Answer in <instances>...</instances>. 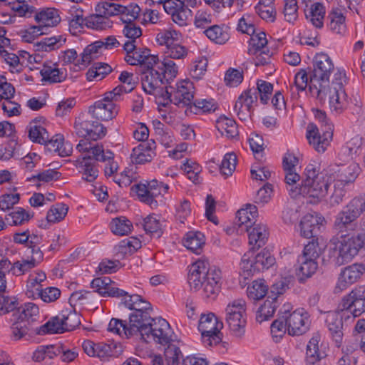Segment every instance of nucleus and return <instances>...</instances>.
I'll return each mask as SVG.
<instances>
[{
  "label": "nucleus",
  "instance_id": "1",
  "mask_svg": "<svg viewBox=\"0 0 365 365\" xmlns=\"http://www.w3.org/2000/svg\"><path fill=\"white\" fill-rule=\"evenodd\" d=\"M320 167L318 163H309L304 171L305 178L299 187L289 189V195L293 198L302 196L310 203H318L325 198L329 185V178L319 175Z\"/></svg>",
  "mask_w": 365,
  "mask_h": 365
},
{
  "label": "nucleus",
  "instance_id": "2",
  "mask_svg": "<svg viewBox=\"0 0 365 365\" xmlns=\"http://www.w3.org/2000/svg\"><path fill=\"white\" fill-rule=\"evenodd\" d=\"M220 270L210 268L206 261L198 260L190 267L187 280L191 289L202 288V295L206 299H216L220 292Z\"/></svg>",
  "mask_w": 365,
  "mask_h": 365
},
{
  "label": "nucleus",
  "instance_id": "3",
  "mask_svg": "<svg viewBox=\"0 0 365 365\" xmlns=\"http://www.w3.org/2000/svg\"><path fill=\"white\" fill-rule=\"evenodd\" d=\"M151 62H148V67L145 71L141 77V86L145 93L149 95H153L155 98L156 103L158 105L159 110L161 103L165 100L168 101V88H163L162 86L164 81L168 83L173 81L175 78H168L164 74V69L157 68L158 63L155 61V58H150Z\"/></svg>",
  "mask_w": 365,
  "mask_h": 365
},
{
  "label": "nucleus",
  "instance_id": "4",
  "mask_svg": "<svg viewBox=\"0 0 365 365\" xmlns=\"http://www.w3.org/2000/svg\"><path fill=\"white\" fill-rule=\"evenodd\" d=\"M335 68L334 61L328 53L319 52L314 56L312 61L310 87L314 88L319 99L325 98L327 88L330 83V76Z\"/></svg>",
  "mask_w": 365,
  "mask_h": 365
},
{
  "label": "nucleus",
  "instance_id": "5",
  "mask_svg": "<svg viewBox=\"0 0 365 365\" xmlns=\"http://www.w3.org/2000/svg\"><path fill=\"white\" fill-rule=\"evenodd\" d=\"M364 244V239L360 235H342L334 242L330 259L337 266L348 263L358 255Z\"/></svg>",
  "mask_w": 365,
  "mask_h": 365
},
{
  "label": "nucleus",
  "instance_id": "6",
  "mask_svg": "<svg viewBox=\"0 0 365 365\" xmlns=\"http://www.w3.org/2000/svg\"><path fill=\"white\" fill-rule=\"evenodd\" d=\"M225 319L231 334L241 338L247 324L246 302L243 299L230 301L225 309Z\"/></svg>",
  "mask_w": 365,
  "mask_h": 365
},
{
  "label": "nucleus",
  "instance_id": "7",
  "mask_svg": "<svg viewBox=\"0 0 365 365\" xmlns=\"http://www.w3.org/2000/svg\"><path fill=\"white\" fill-rule=\"evenodd\" d=\"M276 262L275 258L269 251L262 250L255 255L249 250L242 257L240 269L244 278H248L256 272L269 269Z\"/></svg>",
  "mask_w": 365,
  "mask_h": 365
},
{
  "label": "nucleus",
  "instance_id": "8",
  "mask_svg": "<svg viewBox=\"0 0 365 365\" xmlns=\"http://www.w3.org/2000/svg\"><path fill=\"white\" fill-rule=\"evenodd\" d=\"M188 55V49L180 42L165 48L160 58H155L160 69H164V74L168 78H176L179 72V65L175 61L185 59Z\"/></svg>",
  "mask_w": 365,
  "mask_h": 365
},
{
  "label": "nucleus",
  "instance_id": "9",
  "mask_svg": "<svg viewBox=\"0 0 365 365\" xmlns=\"http://www.w3.org/2000/svg\"><path fill=\"white\" fill-rule=\"evenodd\" d=\"M365 212V200L361 197L352 199L345 207L340 211L334 222L335 228L339 232L354 230L356 220Z\"/></svg>",
  "mask_w": 365,
  "mask_h": 365
},
{
  "label": "nucleus",
  "instance_id": "10",
  "mask_svg": "<svg viewBox=\"0 0 365 365\" xmlns=\"http://www.w3.org/2000/svg\"><path fill=\"white\" fill-rule=\"evenodd\" d=\"M170 186L168 184L156 179L145 181L133 187V190L136 194L139 200L149 205L152 209H155L158 206L156 198L160 196H164L168 192Z\"/></svg>",
  "mask_w": 365,
  "mask_h": 365
},
{
  "label": "nucleus",
  "instance_id": "11",
  "mask_svg": "<svg viewBox=\"0 0 365 365\" xmlns=\"http://www.w3.org/2000/svg\"><path fill=\"white\" fill-rule=\"evenodd\" d=\"M222 327V322L219 321L215 314L210 312L201 315L198 329L205 346H215L221 342L222 334L220 331Z\"/></svg>",
  "mask_w": 365,
  "mask_h": 365
},
{
  "label": "nucleus",
  "instance_id": "12",
  "mask_svg": "<svg viewBox=\"0 0 365 365\" xmlns=\"http://www.w3.org/2000/svg\"><path fill=\"white\" fill-rule=\"evenodd\" d=\"M118 91L119 89L106 93L102 99L96 101L93 106H90L88 113L92 117L101 120H109L115 117L118 113L116 103L120 100L115 96L116 93Z\"/></svg>",
  "mask_w": 365,
  "mask_h": 365
},
{
  "label": "nucleus",
  "instance_id": "13",
  "mask_svg": "<svg viewBox=\"0 0 365 365\" xmlns=\"http://www.w3.org/2000/svg\"><path fill=\"white\" fill-rule=\"evenodd\" d=\"M364 292V287H356L342 298L339 307L344 311L345 322H351L365 312Z\"/></svg>",
  "mask_w": 365,
  "mask_h": 365
},
{
  "label": "nucleus",
  "instance_id": "14",
  "mask_svg": "<svg viewBox=\"0 0 365 365\" xmlns=\"http://www.w3.org/2000/svg\"><path fill=\"white\" fill-rule=\"evenodd\" d=\"M168 101L165 100L161 103V107H166L170 103L188 110V107L192 103L194 98L193 84L187 80H182L176 83L172 91L168 90Z\"/></svg>",
  "mask_w": 365,
  "mask_h": 365
},
{
  "label": "nucleus",
  "instance_id": "15",
  "mask_svg": "<svg viewBox=\"0 0 365 365\" xmlns=\"http://www.w3.org/2000/svg\"><path fill=\"white\" fill-rule=\"evenodd\" d=\"M74 129L78 136L95 141L103 138L107 133L106 128L102 123L89 120L85 115L76 118Z\"/></svg>",
  "mask_w": 365,
  "mask_h": 365
},
{
  "label": "nucleus",
  "instance_id": "16",
  "mask_svg": "<svg viewBox=\"0 0 365 365\" xmlns=\"http://www.w3.org/2000/svg\"><path fill=\"white\" fill-rule=\"evenodd\" d=\"M360 172V166L356 163H351L346 167L336 163L328 166L326 175L330 180H334L348 186L356 180Z\"/></svg>",
  "mask_w": 365,
  "mask_h": 365
},
{
  "label": "nucleus",
  "instance_id": "17",
  "mask_svg": "<svg viewBox=\"0 0 365 365\" xmlns=\"http://www.w3.org/2000/svg\"><path fill=\"white\" fill-rule=\"evenodd\" d=\"M173 331L169 323L161 317L153 318L149 325L148 331L143 341L148 342L153 340L157 343L165 345L173 341Z\"/></svg>",
  "mask_w": 365,
  "mask_h": 365
},
{
  "label": "nucleus",
  "instance_id": "18",
  "mask_svg": "<svg viewBox=\"0 0 365 365\" xmlns=\"http://www.w3.org/2000/svg\"><path fill=\"white\" fill-rule=\"evenodd\" d=\"M288 326V334L290 336H300L309 329L311 324L310 315L304 308H298L292 312L289 316L284 317Z\"/></svg>",
  "mask_w": 365,
  "mask_h": 365
},
{
  "label": "nucleus",
  "instance_id": "19",
  "mask_svg": "<svg viewBox=\"0 0 365 365\" xmlns=\"http://www.w3.org/2000/svg\"><path fill=\"white\" fill-rule=\"evenodd\" d=\"M152 321L153 318L150 316L148 309L132 312L129 314L128 322L132 336L143 340L148 331L149 325Z\"/></svg>",
  "mask_w": 365,
  "mask_h": 365
},
{
  "label": "nucleus",
  "instance_id": "20",
  "mask_svg": "<svg viewBox=\"0 0 365 365\" xmlns=\"http://www.w3.org/2000/svg\"><path fill=\"white\" fill-rule=\"evenodd\" d=\"M333 130L331 127L328 130H322V133L319 132L317 127L314 124H309L307 128L306 137L309 143L313 146L318 153H324L332 140Z\"/></svg>",
  "mask_w": 365,
  "mask_h": 365
},
{
  "label": "nucleus",
  "instance_id": "21",
  "mask_svg": "<svg viewBox=\"0 0 365 365\" xmlns=\"http://www.w3.org/2000/svg\"><path fill=\"white\" fill-rule=\"evenodd\" d=\"M323 336L314 332L309 340L306 348V357L309 364H315L324 359L327 354V346L322 341Z\"/></svg>",
  "mask_w": 365,
  "mask_h": 365
},
{
  "label": "nucleus",
  "instance_id": "22",
  "mask_svg": "<svg viewBox=\"0 0 365 365\" xmlns=\"http://www.w3.org/2000/svg\"><path fill=\"white\" fill-rule=\"evenodd\" d=\"M338 312H329L326 314L325 322L326 325L330 332V334L335 341L336 346L339 347L342 343L343 332L342 327L343 322H345V317L344 316V311L341 308Z\"/></svg>",
  "mask_w": 365,
  "mask_h": 365
},
{
  "label": "nucleus",
  "instance_id": "23",
  "mask_svg": "<svg viewBox=\"0 0 365 365\" xmlns=\"http://www.w3.org/2000/svg\"><path fill=\"white\" fill-rule=\"evenodd\" d=\"M165 11L171 16L174 23L180 26H185L188 24L192 11L186 6L180 3H175L174 1H168L164 4Z\"/></svg>",
  "mask_w": 365,
  "mask_h": 365
},
{
  "label": "nucleus",
  "instance_id": "24",
  "mask_svg": "<svg viewBox=\"0 0 365 365\" xmlns=\"http://www.w3.org/2000/svg\"><path fill=\"white\" fill-rule=\"evenodd\" d=\"M365 272L363 264L355 263L343 269L340 273L336 287L342 291L355 283Z\"/></svg>",
  "mask_w": 365,
  "mask_h": 365
},
{
  "label": "nucleus",
  "instance_id": "25",
  "mask_svg": "<svg viewBox=\"0 0 365 365\" xmlns=\"http://www.w3.org/2000/svg\"><path fill=\"white\" fill-rule=\"evenodd\" d=\"M156 145L154 140L140 143L133 148L130 160L134 164H145L150 162L156 155Z\"/></svg>",
  "mask_w": 365,
  "mask_h": 365
},
{
  "label": "nucleus",
  "instance_id": "26",
  "mask_svg": "<svg viewBox=\"0 0 365 365\" xmlns=\"http://www.w3.org/2000/svg\"><path fill=\"white\" fill-rule=\"evenodd\" d=\"M76 149L81 153H87L88 157H93L96 160L103 162L106 160H110L113 153L109 150H104L102 145L98 143H92L88 139H81Z\"/></svg>",
  "mask_w": 365,
  "mask_h": 365
},
{
  "label": "nucleus",
  "instance_id": "27",
  "mask_svg": "<svg viewBox=\"0 0 365 365\" xmlns=\"http://www.w3.org/2000/svg\"><path fill=\"white\" fill-rule=\"evenodd\" d=\"M256 99V96L250 90L245 91L238 97L234 111L241 120H246L250 116Z\"/></svg>",
  "mask_w": 365,
  "mask_h": 365
},
{
  "label": "nucleus",
  "instance_id": "28",
  "mask_svg": "<svg viewBox=\"0 0 365 365\" xmlns=\"http://www.w3.org/2000/svg\"><path fill=\"white\" fill-rule=\"evenodd\" d=\"M91 287L94 292L103 297H119L125 294L123 289L115 287V284L109 277H98L92 280Z\"/></svg>",
  "mask_w": 365,
  "mask_h": 365
},
{
  "label": "nucleus",
  "instance_id": "29",
  "mask_svg": "<svg viewBox=\"0 0 365 365\" xmlns=\"http://www.w3.org/2000/svg\"><path fill=\"white\" fill-rule=\"evenodd\" d=\"M304 4V14L306 19L316 28H322L326 13L324 6L319 2L311 4L310 0H302Z\"/></svg>",
  "mask_w": 365,
  "mask_h": 365
},
{
  "label": "nucleus",
  "instance_id": "30",
  "mask_svg": "<svg viewBox=\"0 0 365 365\" xmlns=\"http://www.w3.org/2000/svg\"><path fill=\"white\" fill-rule=\"evenodd\" d=\"M43 81L49 83H60L63 81L67 76L65 68H60L57 63L46 61L40 71Z\"/></svg>",
  "mask_w": 365,
  "mask_h": 365
},
{
  "label": "nucleus",
  "instance_id": "31",
  "mask_svg": "<svg viewBox=\"0 0 365 365\" xmlns=\"http://www.w3.org/2000/svg\"><path fill=\"white\" fill-rule=\"evenodd\" d=\"M35 20L46 32L48 28L56 26L61 22V16L57 9L43 8L36 13Z\"/></svg>",
  "mask_w": 365,
  "mask_h": 365
},
{
  "label": "nucleus",
  "instance_id": "32",
  "mask_svg": "<svg viewBox=\"0 0 365 365\" xmlns=\"http://www.w3.org/2000/svg\"><path fill=\"white\" fill-rule=\"evenodd\" d=\"M329 105L331 113L340 114L349 106V99L345 90H327ZM327 92H326V94Z\"/></svg>",
  "mask_w": 365,
  "mask_h": 365
},
{
  "label": "nucleus",
  "instance_id": "33",
  "mask_svg": "<svg viewBox=\"0 0 365 365\" xmlns=\"http://www.w3.org/2000/svg\"><path fill=\"white\" fill-rule=\"evenodd\" d=\"M76 167L83 180L93 182L98 176V169L90 157H83L76 161Z\"/></svg>",
  "mask_w": 365,
  "mask_h": 365
},
{
  "label": "nucleus",
  "instance_id": "34",
  "mask_svg": "<svg viewBox=\"0 0 365 365\" xmlns=\"http://www.w3.org/2000/svg\"><path fill=\"white\" fill-rule=\"evenodd\" d=\"M46 279V274L40 270L31 273L26 281V295L33 299H38L39 293L43 289L41 283Z\"/></svg>",
  "mask_w": 365,
  "mask_h": 365
},
{
  "label": "nucleus",
  "instance_id": "35",
  "mask_svg": "<svg viewBox=\"0 0 365 365\" xmlns=\"http://www.w3.org/2000/svg\"><path fill=\"white\" fill-rule=\"evenodd\" d=\"M345 8H333L328 15L329 27L334 33L343 34L346 32Z\"/></svg>",
  "mask_w": 365,
  "mask_h": 365
},
{
  "label": "nucleus",
  "instance_id": "36",
  "mask_svg": "<svg viewBox=\"0 0 365 365\" xmlns=\"http://www.w3.org/2000/svg\"><path fill=\"white\" fill-rule=\"evenodd\" d=\"M217 108L216 101L211 98H199L192 101L188 110H185L187 115L190 114H204L214 112Z\"/></svg>",
  "mask_w": 365,
  "mask_h": 365
},
{
  "label": "nucleus",
  "instance_id": "37",
  "mask_svg": "<svg viewBox=\"0 0 365 365\" xmlns=\"http://www.w3.org/2000/svg\"><path fill=\"white\" fill-rule=\"evenodd\" d=\"M247 230L249 232L250 245L259 248L266 244L269 237V230L266 225L255 224L250 230Z\"/></svg>",
  "mask_w": 365,
  "mask_h": 365
},
{
  "label": "nucleus",
  "instance_id": "38",
  "mask_svg": "<svg viewBox=\"0 0 365 365\" xmlns=\"http://www.w3.org/2000/svg\"><path fill=\"white\" fill-rule=\"evenodd\" d=\"M182 243L187 250L199 255L205 243V237L201 232L190 231L185 235Z\"/></svg>",
  "mask_w": 365,
  "mask_h": 365
},
{
  "label": "nucleus",
  "instance_id": "39",
  "mask_svg": "<svg viewBox=\"0 0 365 365\" xmlns=\"http://www.w3.org/2000/svg\"><path fill=\"white\" fill-rule=\"evenodd\" d=\"M58 316L65 331H72L81 324L80 315L72 305L62 309Z\"/></svg>",
  "mask_w": 365,
  "mask_h": 365
},
{
  "label": "nucleus",
  "instance_id": "40",
  "mask_svg": "<svg viewBox=\"0 0 365 365\" xmlns=\"http://www.w3.org/2000/svg\"><path fill=\"white\" fill-rule=\"evenodd\" d=\"M96 349V357L100 358L101 359H107L108 358L118 357L123 352L121 345L115 341L97 343V346Z\"/></svg>",
  "mask_w": 365,
  "mask_h": 365
},
{
  "label": "nucleus",
  "instance_id": "41",
  "mask_svg": "<svg viewBox=\"0 0 365 365\" xmlns=\"http://www.w3.org/2000/svg\"><path fill=\"white\" fill-rule=\"evenodd\" d=\"M66 18L69 24V30L73 34L80 31L83 28V24H86V19L83 18V11L77 4L70 7Z\"/></svg>",
  "mask_w": 365,
  "mask_h": 365
},
{
  "label": "nucleus",
  "instance_id": "42",
  "mask_svg": "<svg viewBox=\"0 0 365 365\" xmlns=\"http://www.w3.org/2000/svg\"><path fill=\"white\" fill-rule=\"evenodd\" d=\"M323 219L317 215L307 214L301 220L299 223L300 235L306 238L313 237L314 232Z\"/></svg>",
  "mask_w": 365,
  "mask_h": 365
},
{
  "label": "nucleus",
  "instance_id": "43",
  "mask_svg": "<svg viewBox=\"0 0 365 365\" xmlns=\"http://www.w3.org/2000/svg\"><path fill=\"white\" fill-rule=\"evenodd\" d=\"M39 314L38 307L32 302L25 303L19 307L13 314L14 320H19L21 322L34 321Z\"/></svg>",
  "mask_w": 365,
  "mask_h": 365
},
{
  "label": "nucleus",
  "instance_id": "44",
  "mask_svg": "<svg viewBox=\"0 0 365 365\" xmlns=\"http://www.w3.org/2000/svg\"><path fill=\"white\" fill-rule=\"evenodd\" d=\"M103 45L98 41L87 46L81 54V59L78 60L77 65L86 66L93 60L98 58L103 53V50L101 48Z\"/></svg>",
  "mask_w": 365,
  "mask_h": 365
},
{
  "label": "nucleus",
  "instance_id": "45",
  "mask_svg": "<svg viewBox=\"0 0 365 365\" xmlns=\"http://www.w3.org/2000/svg\"><path fill=\"white\" fill-rule=\"evenodd\" d=\"M29 136L33 142L43 145H47L51 139L44 126L37 121L30 123L29 125Z\"/></svg>",
  "mask_w": 365,
  "mask_h": 365
},
{
  "label": "nucleus",
  "instance_id": "46",
  "mask_svg": "<svg viewBox=\"0 0 365 365\" xmlns=\"http://www.w3.org/2000/svg\"><path fill=\"white\" fill-rule=\"evenodd\" d=\"M47 145L61 157L70 155L73 150L71 143L65 141L63 136L60 134L52 136Z\"/></svg>",
  "mask_w": 365,
  "mask_h": 365
},
{
  "label": "nucleus",
  "instance_id": "47",
  "mask_svg": "<svg viewBox=\"0 0 365 365\" xmlns=\"http://www.w3.org/2000/svg\"><path fill=\"white\" fill-rule=\"evenodd\" d=\"M216 128L227 138H235L238 135L236 122L226 116H220L216 121Z\"/></svg>",
  "mask_w": 365,
  "mask_h": 365
},
{
  "label": "nucleus",
  "instance_id": "48",
  "mask_svg": "<svg viewBox=\"0 0 365 365\" xmlns=\"http://www.w3.org/2000/svg\"><path fill=\"white\" fill-rule=\"evenodd\" d=\"M258 216L257 208L255 205L247 204L245 208H242L237 212V218L239 226L245 225L248 229L255 221Z\"/></svg>",
  "mask_w": 365,
  "mask_h": 365
},
{
  "label": "nucleus",
  "instance_id": "49",
  "mask_svg": "<svg viewBox=\"0 0 365 365\" xmlns=\"http://www.w3.org/2000/svg\"><path fill=\"white\" fill-rule=\"evenodd\" d=\"M182 38V34L173 29L161 30L155 37L157 43L160 46H165V48L180 42Z\"/></svg>",
  "mask_w": 365,
  "mask_h": 365
},
{
  "label": "nucleus",
  "instance_id": "50",
  "mask_svg": "<svg viewBox=\"0 0 365 365\" xmlns=\"http://www.w3.org/2000/svg\"><path fill=\"white\" fill-rule=\"evenodd\" d=\"M156 58L155 56L150 55V51L145 48H138L130 54H125V61L130 65H145L148 67L150 58ZM152 61H150L151 62Z\"/></svg>",
  "mask_w": 365,
  "mask_h": 365
},
{
  "label": "nucleus",
  "instance_id": "51",
  "mask_svg": "<svg viewBox=\"0 0 365 365\" xmlns=\"http://www.w3.org/2000/svg\"><path fill=\"white\" fill-rule=\"evenodd\" d=\"M182 169L186 174L187 178L195 184H200L202 181L201 173L202 168L199 163L193 160H186L182 165Z\"/></svg>",
  "mask_w": 365,
  "mask_h": 365
},
{
  "label": "nucleus",
  "instance_id": "52",
  "mask_svg": "<svg viewBox=\"0 0 365 365\" xmlns=\"http://www.w3.org/2000/svg\"><path fill=\"white\" fill-rule=\"evenodd\" d=\"M110 229L115 235H128L132 231L133 223L125 217L121 216L113 218L110 221Z\"/></svg>",
  "mask_w": 365,
  "mask_h": 365
},
{
  "label": "nucleus",
  "instance_id": "53",
  "mask_svg": "<svg viewBox=\"0 0 365 365\" xmlns=\"http://www.w3.org/2000/svg\"><path fill=\"white\" fill-rule=\"evenodd\" d=\"M118 79L122 85L118 86L113 90L119 89V91L115 93V96L121 99V96L123 94L130 93L134 89L135 86V81L133 73L125 71L121 72Z\"/></svg>",
  "mask_w": 365,
  "mask_h": 365
},
{
  "label": "nucleus",
  "instance_id": "54",
  "mask_svg": "<svg viewBox=\"0 0 365 365\" xmlns=\"http://www.w3.org/2000/svg\"><path fill=\"white\" fill-rule=\"evenodd\" d=\"M111 67L107 63H95L86 73L87 80L89 81H99L103 79L111 71Z\"/></svg>",
  "mask_w": 365,
  "mask_h": 365
},
{
  "label": "nucleus",
  "instance_id": "55",
  "mask_svg": "<svg viewBox=\"0 0 365 365\" xmlns=\"http://www.w3.org/2000/svg\"><path fill=\"white\" fill-rule=\"evenodd\" d=\"M268 286L264 280H255L247 288V295L249 299L257 301L262 299L267 293Z\"/></svg>",
  "mask_w": 365,
  "mask_h": 365
},
{
  "label": "nucleus",
  "instance_id": "56",
  "mask_svg": "<svg viewBox=\"0 0 365 365\" xmlns=\"http://www.w3.org/2000/svg\"><path fill=\"white\" fill-rule=\"evenodd\" d=\"M32 217L33 215L29 211L17 207L6 216V220L9 225L18 226L28 222Z\"/></svg>",
  "mask_w": 365,
  "mask_h": 365
},
{
  "label": "nucleus",
  "instance_id": "57",
  "mask_svg": "<svg viewBox=\"0 0 365 365\" xmlns=\"http://www.w3.org/2000/svg\"><path fill=\"white\" fill-rule=\"evenodd\" d=\"M108 331L120 336L121 338L128 339L132 336L128 322L116 318H112L108 325Z\"/></svg>",
  "mask_w": 365,
  "mask_h": 365
},
{
  "label": "nucleus",
  "instance_id": "58",
  "mask_svg": "<svg viewBox=\"0 0 365 365\" xmlns=\"http://www.w3.org/2000/svg\"><path fill=\"white\" fill-rule=\"evenodd\" d=\"M143 226L145 232L159 237L163 233V221L160 217L153 214L144 219Z\"/></svg>",
  "mask_w": 365,
  "mask_h": 365
},
{
  "label": "nucleus",
  "instance_id": "59",
  "mask_svg": "<svg viewBox=\"0 0 365 365\" xmlns=\"http://www.w3.org/2000/svg\"><path fill=\"white\" fill-rule=\"evenodd\" d=\"M88 28L95 30H105L112 26V22L104 14L97 13L86 19Z\"/></svg>",
  "mask_w": 365,
  "mask_h": 365
},
{
  "label": "nucleus",
  "instance_id": "60",
  "mask_svg": "<svg viewBox=\"0 0 365 365\" xmlns=\"http://www.w3.org/2000/svg\"><path fill=\"white\" fill-rule=\"evenodd\" d=\"M123 296H125L123 302V304L132 312L149 309L150 304L138 294L127 295L125 292Z\"/></svg>",
  "mask_w": 365,
  "mask_h": 365
},
{
  "label": "nucleus",
  "instance_id": "61",
  "mask_svg": "<svg viewBox=\"0 0 365 365\" xmlns=\"http://www.w3.org/2000/svg\"><path fill=\"white\" fill-rule=\"evenodd\" d=\"M204 33L208 38L218 44H223L229 39L227 30L218 25L209 26Z\"/></svg>",
  "mask_w": 365,
  "mask_h": 365
},
{
  "label": "nucleus",
  "instance_id": "62",
  "mask_svg": "<svg viewBox=\"0 0 365 365\" xmlns=\"http://www.w3.org/2000/svg\"><path fill=\"white\" fill-rule=\"evenodd\" d=\"M110 1L103 0L99 2L96 6V13L103 14L107 18L120 14L122 5Z\"/></svg>",
  "mask_w": 365,
  "mask_h": 365
},
{
  "label": "nucleus",
  "instance_id": "63",
  "mask_svg": "<svg viewBox=\"0 0 365 365\" xmlns=\"http://www.w3.org/2000/svg\"><path fill=\"white\" fill-rule=\"evenodd\" d=\"M298 263L299 264V274L305 278L312 277L318 268L317 260L305 258V257H299Z\"/></svg>",
  "mask_w": 365,
  "mask_h": 365
},
{
  "label": "nucleus",
  "instance_id": "64",
  "mask_svg": "<svg viewBox=\"0 0 365 365\" xmlns=\"http://www.w3.org/2000/svg\"><path fill=\"white\" fill-rule=\"evenodd\" d=\"M68 207L65 203H56L51 206L47 212L46 218L49 222L61 221L68 213Z\"/></svg>",
  "mask_w": 365,
  "mask_h": 365
}]
</instances>
